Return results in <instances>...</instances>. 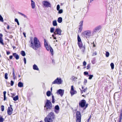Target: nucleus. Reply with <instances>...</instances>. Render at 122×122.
Wrapping results in <instances>:
<instances>
[{
	"instance_id": "obj_41",
	"label": "nucleus",
	"mask_w": 122,
	"mask_h": 122,
	"mask_svg": "<svg viewBox=\"0 0 122 122\" xmlns=\"http://www.w3.org/2000/svg\"><path fill=\"white\" fill-rule=\"evenodd\" d=\"M89 77L88 78V79L90 80L91 79L93 76V75H89Z\"/></svg>"
},
{
	"instance_id": "obj_7",
	"label": "nucleus",
	"mask_w": 122,
	"mask_h": 122,
	"mask_svg": "<svg viewBox=\"0 0 122 122\" xmlns=\"http://www.w3.org/2000/svg\"><path fill=\"white\" fill-rule=\"evenodd\" d=\"M62 82V80L60 78H57L52 82V84H60Z\"/></svg>"
},
{
	"instance_id": "obj_24",
	"label": "nucleus",
	"mask_w": 122,
	"mask_h": 122,
	"mask_svg": "<svg viewBox=\"0 0 122 122\" xmlns=\"http://www.w3.org/2000/svg\"><path fill=\"white\" fill-rule=\"evenodd\" d=\"M53 25L54 26H56L57 25V23L56 20H54L52 22Z\"/></svg>"
},
{
	"instance_id": "obj_13",
	"label": "nucleus",
	"mask_w": 122,
	"mask_h": 122,
	"mask_svg": "<svg viewBox=\"0 0 122 122\" xmlns=\"http://www.w3.org/2000/svg\"><path fill=\"white\" fill-rule=\"evenodd\" d=\"M101 28V26L100 25L94 29L93 32L95 33L98 31L100 30Z\"/></svg>"
},
{
	"instance_id": "obj_50",
	"label": "nucleus",
	"mask_w": 122,
	"mask_h": 122,
	"mask_svg": "<svg viewBox=\"0 0 122 122\" xmlns=\"http://www.w3.org/2000/svg\"><path fill=\"white\" fill-rule=\"evenodd\" d=\"M83 65L84 66H86V62L85 61H84L83 63Z\"/></svg>"
},
{
	"instance_id": "obj_23",
	"label": "nucleus",
	"mask_w": 122,
	"mask_h": 122,
	"mask_svg": "<svg viewBox=\"0 0 122 122\" xmlns=\"http://www.w3.org/2000/svg\"><path fill=\"white\" fill-rule=\"evenodd\" d=\"M62 18L61 17H59L57 19V21L59 23H61L62 21Z\"/></svg>"
},
{
	"instance_id": "obj_6",
	"label": "nucleus",
	"mask_w": 122,
	"mask_h": 122,
	"mask_svg": "<svg viewBox=\"0 0 122 122\" xmlns=\"http://www.w3.org/2000/svg\"><path fill=\"white\" fill-rule=\"evenodd\" d=\"M86 101L84 99H82L79 102V107H80L83 108H84L86 105Z\"/></svg>"
},
{
	"instance_id": "obj_22",
	"label": "nucleus",
	"mask_w": 122,
	"mask_h": 122,
	"mask_svg": "<svg viewBox=\"0 0 122 122\" xmlns=\"http://www.w3.org/2000/svg\"><path fill=\"white\" fill-rule=\"evenodd\" d=\"M23 83L21 82H19L18 84V86L19 87H22L23 86Z\"/></svg>"
},
{
	"instance_id": "obj_64",
	"label": "nucleus",
	"mask_w": 122,
	"mask_h": 122,
	"mask_svg": "<svg viewBox=\"0 0 122 122\" xmlns=\"http://www.w3.org/2000/svg\"><path fill=\"white\" fill-rule=\"evenodd\" d=\"M96 54H97L96 52H95V53H93V55H96Z\"/></svg>"
},
{
	"instance_id": "obj_11",
	"label": "nucleus",
	"mask_w": 122,
	"mask_h": 122,
	"mask_svg": "<svg viewBox=\"0 0 122 122\" xmlns=\"http://www.w3.org/2000/svg\"><path fill=\"white\" fill-rule=\"evenodd\" d=\"M70 92L71 94V95L72 96L77 93L76 91L74 90V86L73 85L71 86V89Z\"/></svg>"
},
{
	"instance_id": "obj_26",
	"label": "nucleus",
	"mask_w": 122,
	"mask_h": 122,
	"mask_svg": "<svg viewBox=\"0 0 122 122\" xmlns=\"http://www.w3.org/2000/svg\"><path fill=\"white\" fill-rule=\"evenodd\" d=\"M13 100L14 101H16L18 100L19 99L18 96V95L14 97Z\"/></svg>"
},
{
	"instance_id": "obj_63",
	"label": "nucleus",
	"mask_w": 122,
	"mask_h": 122,
	"mask_svg": "<svg viewBox=\"0 0 122 122\" xmlns=\"http://www.w3.org/2000/svg\"><path fill=\"white\" fill-rule=\"evenodd\" d=\"M83 48H84V51H84L85 49V46L84 45L83 46Z\"/></svg>"
},
{
	"instance_id": "obj_10",
	"label": "nucleus",
	"mask_w": 122,
	"mask_h": 122,
	"mask_svg": "<svg viewBox=\"0 0 122 122\" xmlns=\"http://www.w3.org/2000/svg\"><path fill=\"white\" fill-rule=\"evenodd\" d=\"M43 4L45 6V7H51V5L50 3L47 1H44L43 2H42Z\"/></svg>"
},
{
	"instance_id": "obj_9",
	"label": "nucleus",
	"mask_w": 122,
	"mask_h": 122,
	"mask_svg": "<svg viewBox=\"0 0 122 122\" xmlns=\"http://www.w3.org/2000/svg\"><path fill=\"white\" fill-rule=\"evenodd\" d=\"M62 31L59 28H56L54 32V34L55 35L58 34L61 35V32Z\"/></svg>"
},
{
	"instance_id": "obj_12",
	"label": "nucleus",
	"mask_w": 122,
	"mask_h": 122,
	"mask_svg": "<svg viewBox=\"0 0 122 122\" xmlns=\"http://www.w3.org/2000/svg\"><path fill=\"white\" fill-rule=\"evenodd\" d=\"M10 107H8L7 110V113L8 114H11L12 113L13 109L11 107V105H10Z\"/></svg>"
},
{
	"instance_id": "obj_37",
	"label": "nucleus",
	"mask_w": 122,
	"mask_h": 122,
	"mask_svg": "<svg viewBox=\"0 0 122 122\" xmlns=\"http://www.w3.org/2000/svg\"><path fill=\"white\" fill-rule=\"evenodd\" d=\"M18 13L19 14H20L21 15H22V16H23L24 17H25V18L26 17V15H25L24 14L20 12H19Z\"/></svg>"
},
{
	"instance_id": "obj_35",
	"label": "nucleus",
	"mask_w": 122,
	"mask_h": 122,
	"mask_svg": "<svg viewBox=\"0 0 122 122\" xmlns=\"http://www.w3.org/2000/svg\"><path fill=\"white\" fill-rule=\"evenodd\" d=\"M106 56L107 57H108L109 55V53L108 51H106V53L105 54Z\"/></svg>"
},
{
	"instance_id": "obj_56",
	"label": "nucleus",
	"mask_w": 122,
	"mask_h": 122,
	"mask_svg": "<svg viewBox=\"0 0 122 122\" xmlns=\"http://www.w3.org/2000/svg\"><path fill=\"white\" fill-rule=\"evenodd\" d=\"M93 47H96V45L95 44V43H94V41L93 42Z\"/></svg>"
},
{
	"instance_id": "obj_55",
	"label": "nucleus",
	"mask_w": 122,
	"mask_h": 122,
	"mask_svg": "<svg viewBox=\"0 0 122 122\" xmlns=\"http://www.w3.org/2000/svg\"><path fill=\"white\" fill-rule=\"evenodd\" d=\"M91 115L89 117L88 119V120H87V122H89V120L91 119Z\"/></svg>"
},
{
	"instance_id": "obj_62",
	"label": "nucleus",
	"mask_w": 122,
	"mask_h": 122,
	"mask_svg": "<svg viewBox=\"0 0 122 122\" xmlns=\"http://www.w3.org/2000/svg\"><path fill=\"white\" fill-rule=\"evenodd\" d=\"M13 79L15 80V76H13Z\"/></svg>"
},
{
	"instance_id": "obj_31",
	"label": "nucleus",
	"mask_w": 122,
	"mask_h": 122,
	"mask_svg": "<svg viewBox=\"0 0 122 122\" xmlns=\"http://www.w3.org/2000/svg\"><path fill=\"white\" fill-rule=\"evenodd\" d=\"M110 66L111 67V69H113L114 68V64L112 63L110 64Z\"/></svg>"
},
{
	"instance_id": "obj_51",
	"label": "nucleus",
	"mask_w": 122,
	"mask_h": 122,
	"mask_svg": "<svg viewBox=\"0 0 122 122\" xmlns=\"http://www.w3.org/2000/svg\"><path fill=\"white\" fill-rule=\"evenodd\" d=\"M84 75H86L88 74V73L87 71H85L84 72Z\"/></svg>"
},
{
	"instance_id": "obj_14",
	"label": "nucleus",
	"mask_w": 122,
	"mask_h": 122,
	"mask_svg": "<svg viewBox=\"0 0 122 122\" xmlns=\"http://www.w3.org/2000/svg\"><path fill=\"white\" fill-rule=\"evenodd\" d=\"M76 122H81V115H76Z\"/></svg>"
},
{
	"instance_id": "obj_60",
	"label": "nucleus",
	"mask_w": 122,
	"mask_h": 122,
	"mask_svg": "<svg viewBox=\"0 0 122 122\" xmlns=\"http://www.w3.org/2000/svg\"><path fill=\"white\" fill-rule=\"evenodd\" d=\"M7 28L8 30L10 28V26L9 25H7Z\"/></svg>"
},
{
	"instance_id": "obj_52",
	"label": "nucleus",
	"mask_w": 122,
	"mask_h": 122,
	"mask_svg": "<svg viewBox=\"0 0 122 122\" xmlns=\"http://www.w3.org/2000/svg\"><path fill=\"white\" fill-rule=\"evenodd\" d=\"M6 51L7 55H8L10 54V51Z\"/></svg>"
},
{
	"instance_id": "obj_18",
	"label": "nucleus",
	"mask_w": 122,
	"mask_h": 122,
	"mask_svg": "<svg viewBox=\"0 0 122 122\" xmlns=\"http://www.w3.org/2000/svg\"><path fill=\"white\" fill-rule=\"evenodd\" d=\"M12 54L13 56L15 58L16 60H18L19 59V56L16 53H13Z\"/></svg>"
},
{
	"instance_id": "obj_59",
	"label": "nucleus",
	"mask_w": 122,
	"mask_h": 122,
	"mask_svg": "<svg viewBox=\"0 0 122 122\" xmlns=\"http://www.w3.org/2000/svg\"><path fill=\"white\" fill-rule=\"evenodd\" d=\"M23 34L24 35L25 37H26V34H25V32H24L23 33Z\"/></svg>"
},
{
	"instance_id": "obj_49",
	"label": "nucleus",
	"mask_w": 122,
	"mask_h": 122,
	"mask_svg": "<svg viewBox=\"0 0 122 122\" xmlns=\"http://www.w3.org/2000/svg\"><path fill=\"white\" fill-rule=\"evenodd\" d=\"M14 84V82L12 81H10V85L11 86L13 85Z\"/></svg>"
},
{
	"instance_id": "obj_32",
	"label": "nucleus",
	"mask_w": 122,
	"mask_h": 122,
	"mask_svg": "<svg viewBox=\"0 0 122 122\" xmlns=\"http://www.w3.org/2000/svg\"><path fill=\"white\" fill-rule=\"evenodd\" d=\"M122 119V115H120L119 119L118 122H121V120Z\"/></svg>"
},
{
	"instance_id": "obj_48",
	"label": "nucleus",
	"mask_w": 122,
	"mask_h": 122,
	"mask_svg": "<svg viewBox=\"0 0 122 122\" xmlns=\"http://www.w3.org/2000/svg\"><path fill=\"white\" fill-rule=\"evenodd\" d=\"M72 80H74L76 79H77V77H76L74 76H73L72 77Z\"/></svg>"
},
{
	"instance_id": "obj_19",
	"label": "nucleus",
	"mask_w": 122,
	"mask_h": 122,
	"mask_svg": "<svg viewBox=\"0 0 122 122\" xmlns=\"http://www.w3.org/2000/svg\"><path fill=\"white\" fill-rule=\"evenodd\" d=\"M59 108L58 105L56 106L55 107V111L56 113H58L59 112Z\"/></svg>"
},
{
	"instance_id": "obj_3",
	"label": "nucleus",
	"mask_w": 122,
	"mask_h": 122,
	"mask_svg": "<svg viewBox=\"0 0 122 122\" xmlns=\"http://www.w3.org/2000/svg\"><path fill=\"white\" fill-rule=\"evenodd\" d=\"M54 118V115H48L44 120L45 122H52Z\"/></svg>"
},
{
	"instance_id": "obj_46",
	"label": "nucleus",
	"mask_w": 122,
	"mask_h": 122,
	"mask_svg": "<svg viewBox=\"0 0 122 122\" xmlns=\"http://www.w3.org/2000/svg\"><path fill=\"white\" fill-rule=\"evenodd\" d=\"M1 110L2 111H3L4 110V106L3 105H2L1 106Z\"/></svg>"
},
{
	"instance_id": "obj_2",
	"label": "nucleus",
	"mask_w": 122,
	"mask_h": 122,
	"mask_svg": "<svg viewBox=\"0 0 122 122\" xmlns=\"http://www.w3.org/2000/svg\"><path fill=\"white\" fill-rule=\"evenodd\" d=\"M45 107L46 108V111L51 109L52 107V103L50 100H47Z\"/></svg>"
},
{
	"instance_id": "obj_4",
	"label": "nucleus",
	"mask_w": 122,
	"mask_h": 122,
	"mask_svg": "<svg viewBox=\"0 0 122 122\" xmlns=\"http://www.w3.org/2000/svg\"><path fill=\"white\" fill-rule=\"evenodd\" d=\"M44 46L46 48L47 50L49 51L50 50V51L52 55L53 54V50L51 47L49 46L48 45V43H47L46 41V40L45 39H44Z\"/></svg>"
},
{
	"instance_id": "obj_8",
	"label": "nucleus",
	"mask_w": 122,
	"mask_h": 122,
	"mask_svg": "<svg viewBox=\"0 0 122 122\" xmlns=\"http://www.w3.org/2000/svg\"><path fill=\"white\" fill-rule=\"evenodd\" d=\"M83 20L81 21L79 24H80L79 26V27L78 29V33H80L82 29V26L83 25Z\"/></svg>"
},
{
	"instance_id": "obj_17",
	"label": "nucleus",
	"mask_w": 122,
	"mask_h": 122,
	"mask_svg": "<svg viewBox=\"0 0 122 122\" xmlns=\"http://www.w3.org/2000/svg\"><path fill=\"white\" fill-rule=\"evenodd\" d=\"M81 87L82 89V90H81L80 89L81 92V94L83 93L84 92H85L88 89L87 87H86L85 89H84L83 86H82Z\"/></svg>"
},
{
	"instance_id": "obj_47",
	"label": "nucleus",
	"mask_w": 122,
	"mask_h": 122,
	"mask_svg": "<svg viewBox=\"0 0 122 122\" xmlns=\"http://www.w3.org/2000/svg\"><path fill=\"white\" fill-rule=\"evenodd\" d=\"M60 8V6L59 5H58L57 6V10H59Z\"/></svg>"
},
{
	"instance_id": "obj_36",
	"label": "nucleus",
	"mask_w": 122,
	"mask_h": 122,
	"mask_svg": "<svg viewBox=\"0 0 122 122\" xmlns=\"http://www.w3.org/2000/svg\"><path fill=\"white\" fill-rule=\"evenodd\" d=\"M90 67L91 66L90 64H88L86 66L87 69L88 70L90 68Z\"/></svg>"
},
{
	"instance_id": "obj_58",
	"label": "nucleus",
	"mask_w": 122,
	"mask_h": 122,
	"mask_svg": "<svg viewBox=\"0 0 122 122\" xmlns=\"http://www.w3.org/2000/svg\"><path fill=\"white\" fill-rule=\"evenodd\" d=\"M13 56H12V55H11V56H9V58L10 59H12L13 58Z\"/></svg>"
},
{
	"instance_id": "obj_43",
	"label": "nucleus",
	"mask_w": 122,
	"mask_h": 122,
	"mask_svg": "<svg viewBox=\"0 0 122 122\" xmlns=\"http://www.w3.org/2000/svg\"><path fill=\"white\" fill-rule=\"evenodd\" d=\"M0 21L2 22L3 21V18L0 15Z\"/></svg>"
},
{
	"instance_id": "obj_40",
	"label": "nucleus",
	"mask_w": 122,
	"mask_h": 122,
	"mask_svg": "<svg viewBox=\"0 0 122 122\" xmlns=\"http://www.w3.org/2000/svg\"><path fill=\"white\" fill-rule=\"evenodd\" d=\"M8 73H6L5 74V79H8Z\"/></svg>"
},
{
	"instance_id": "obj_44",
	"label": "nucleus",
	"mask_w": 122,
	"mask_h": 122,
	"mask_svg": "<svg viewBox=\"0 0 122 122\" xmlns=\"http://www.w3.org/2000/svg\"><path fill=\"white\" fill-rule=\"evenodd\" d=\"M85 105H85V106L84 107V110H85L88 107V104L87 103H86Z\"/></svg>"
},
{
	"instance_id": "obj_53",
	"label": "nucleus",
	"mask_w": 122,
	"mask_h": 122,
	"mask_svg": "<svg viewBox=\"0 0 122 122\" xmlns=\"http://www.w3.org/2000/svg\"><path fill=\"white\" fill-rule=\"evenodd\" d=\"M76 114H81V113L79 111H78L76 112Z\"/></svg>"
},
{
	"instance_id": "obj_42",
	"label": "nucleus",
	"mask_w": 122,
	"mask_h": 122,
	"mask_svg": "<svg viewBox=\"0 0 122 122\" xmlns=\"http://www.w3.org/2000/svg\"><path fill=\"white\" fill-rule=\"evenodd\" d=\"M54 28L52 27L50 28V32L51 33H53L54 32Z\"/></svg>"
},
{
	"instance_id": "obj_20",
	"label": "nucleus",
	"mask_w": 122,
	"mask_h": 122,
	"mask_svg": "<svg viewBox=\"0 0 122 122\" xmlns=\"http://www.w3.org/2000/svg\"><path fill=\"white\" fill-rule=\"evenodd\" d=\"M78 45L79 47L81 49V48L83 47V45L82 43L81 42H78Z\"/></svg>"
},
{
	"instance_id": "obj_15",
	"label": "nucleus",
	"mask_w": 122,
	"mask_h": 122,
	"mask_svg": "<svg viewBox=\"0 0 122 122\" xmlns=\"http://www.w3.org/2000/svg\"><path fill=\"white\" fill-rule=\"evenodd\" d=\"M57 94L60 95L62 97L64 94V91L61 89H59L57 91Z\"/></svg>"
},
{
	"instance_id": "obj_34",
	"label": "nucleus",
	"mask_w": 122,
	"mask_h": 122,
	"mask_svg": "<svg viewBox=\"0 0 122 122\" xmlns=\"http://www.w3.org/2000/svg\"><path fill=\"white\" fill-rule=\"evenodd\" d=\"M4 121V119L2 118V116L0 115V122H3Z\"/></svg>"
},
{
	"instance_id": "obj_16",
	"label": "nucleus",
	"mask_w": 122,
	"mask_h": 122,
	"mask_svg": "<svg viewBox=\"0 0 122 122\" xmlns=\"http://www.w3.org/2000/svg\"><path fill=\"white\" fill-rule=\"evenodd\" d=\"M3 35L1 33H0V43L2 45H4L3 40L2 38Z\"/></svg>"
},
{
	"instance_id": "obj_27",
	"label": "nucleus",
	"mask_w": 122,
	"mask_h": 122,
	"mask_svg": "<svg viewBox=\"0 0 122 122\" xmlns=\"http://www.w3.org/2000/svg\"><path fill=\"white\" fill-rule=\"evenodd\" d=\"M6 92L5 91H4L3 92V94H4V100L5 101V100L6 99Z\"/></svg>"
},
{
	"instance_id": "obj_21",
	"label": "nucleus",
	"mask_w": 122,
	"mask_h": 122,
	"mask_svg": "<svg viewBox=\"0 0 122 122\" xmlns=\"http://www.w3.org/2000/svg\"><path fill=\"white\" fill-rule=\"evenodd\" d=\"M33 69L34 70H36L37 71H38L39 70V69L38 68L37 66L35 64H34L33 66Z\"/></svg>"
},
{
	"instance_id": "obj_28",
	"label": "nucleus",
	"mask_w": 122,
	"mask_h": 122,
	"mask_svg": "<svg viewBox=\"0 0 122 122\" xmlns=\"http://www.w3.org/2000/svg\"><path fill=\"white\" fill-rule=\"evenodd\" d=\"M20 54L23 56H24L25 55V52L23 51H21Z\"/></svg>"
},
{
	"instance_id": "obj_57",
	"label": "nucleus",
	"mask_w": 122,
	"mask_h": 122,
	"mask_svg": "<svg viewBox=\"0 0 122 122\" xmlns=\"http://www.w3.org/2000/svg\"><path fill=\"white\" fill-rule=\"evenodd\" d=\"M12 74L13 75V76H15V73H14V69H13L12 72Z\"/></svg>"
},
{
	"instance_id": "obj_5",
	"label": "nucleus",
	"mask_w": 122,
	"mask_h": 122,
	"mask_svg": "<svg viewBox=\"0 0 122 122\" xmlns=\"http://www.w3.org/2000/svg\"><path fill=\"white\" fill-rule=\"evenodd\" d=\"M91 31L90 30L85 31L83 32L82 34L84 36H85L86 38H89L91 36Z\"/></svg>"
},
{
	"instance_id": "obj_39",
	"label": "nucleus",
	"mask_w": 122,
	"mask_h": 122,
	"mask_svg": "<svg viewBox=\"0 0 122 122\" xmlns=\"http://www.w3.org/2000/svg\"><path fill=\"white\" fill-rule=\"evenodd\" d=\"M15 22H16L17 23V24L18 25H19V21H18V19H16V18L15 19Z\"/></svg>"
},
{
	"instance_id": "obj_45",
	"label": "nucleus",
	"mask_w": 122,
	"mask_h": 122,
	"mask_svg": "<svg viewBox=\"0 0 122 122\" xmlns=\"http://www.w3.org/2000/svg\"><path fill=\"white\" fill-rule=\"evenodd\" d=\"M11 97L13 98L14 97L15 95V93H11Z\"/></svg>"
},
{
	"instance_id": "obj_33",
	"label": "nucleus",
	"mask_w": 122,
	"mask_h": 122,
	"mask_svg": "<svg viewBox=\"0 0 122 122\" xmlns=\"http://www.w3.org/2000/svg\"><path fill=\"white\" fill-rule=\"evenodd\" d=\"M52 102L53 103H55V101L54 96L53 95L52 96Z\"/></svg>"
},
{
	"instance_id": "obj_38",
	"label": "nucleus",
	"mask_w": 122,
	"mask_h": 122,
	"mask_svg": "<svg viewBox=\"0 0 122 122\" xmlns=\"http://www.w3.org/2000/svg\"><path fill=\"white\" fill-rule=\"evenodd\" d=\"M58 13L61 14L63 13V10L62 9H61L58 10Z\"/></svg>"
},
{
	"instance_id": "obj_1",
	"label": "nucleus",
	"mask_w": 122,
	"mask_h": 122,
	"mask_svg": "<svg viewBox=\"0 0 122 122\" xmlns=\"http://www.w3.org/2000/svg\"><path fill=\"white\" fill-rule=\"evenodd\" d=\"M31 42L30 47L35 50H37L38 48L41 47L40 43L36 37L34 39V41L31 39L30 41Z\"/></svg>"
},
{
	"instance_id": "obj_25",
	"label": "nucleus",
	"mask_w": 122,
	"mask_h": 122,
	"mask_svg": "<svg viewBox=\"0 0 122 122\" xmlns=\"http://www.w3.org/2000/svg\"><path fill=\"white\" fill-rule=\"evenodd\" d=\"M31 5L32 6V8L33 9H34L35 8V4L34 2L32 0L31 1Z\"/></svg>"
},
{
	"instance_id": "obj_29",
	"label": "nucleus",
	"mask_w": 122,
	"mask_h": 122,
	"mask_svg": "<svg viewBox=\"0 0 122 122\" xmlns=\"http://www.w3.org/2000/svg\"><path fill=\"white\" fill-rule=\"evenodd\" d=\"M78 42H81V39L78 34L77 35Z\"/></svg>"
},
{
	"instance_id": "obj_30",
	"label": "nucleus",
	"mask_w": 122,
	"mask_h": 122,
	"mask_svg": "<svg viewBox=\"0 0 122 122\" xmlns=\"http://www.w3.org/2000/svg\"><path fill=\"white\" fill-rule=\"evenodd\" d=\"M51 92L50 91H48L46 92V95L48 97H49L51 96Z\"/></svg>"
},
{
	"instance_id": "obj_61",
	"label": "nucleus",
	"mask_w": 122,
	"mask_h": 122,
	"mask_svg": "<svg viewBox=\"0 0 122 122\" xmlns=\"http://www.w3.org/2000/svg\"><path fill=\"white\" fill-rule=\"evenodd\" d=\"M87 82V80H85L84 81V83L85 84Z\"/></svg>"
},
{
	"instance_id": "obj_54",
	"label": "nucleus",
	"mask_w": 122,
	"mask_h": 122,
	"mask_svg": "<svg viewBox=\"0 0 122 122\" xmlns=\"http://www.w3.org/2000/svg\"><path fill=\"white\" fill-rule=\"evenodd\" d=\"M24 62L25 64L26 63V59L25 58H24Z\"/></svg>"
}]
</instances>
